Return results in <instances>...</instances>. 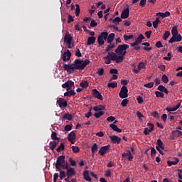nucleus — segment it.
I'll use <instances>...</instances> for the list:
<instances>
[{
  "mask_svg": "<svg viewBox=\"0 0 182 182\" xmlns=\"http://www.w3.org/2000/svg\"><path fill=\"white\" fill-rule=\"evenodd\" d=\"M90 63V60H82L80 59H76L73 64H64L63 68L64 70L68 72V73H73L75 70H83Z\"/></svg>",
  "mask_w": 182,
  "mask_h": 182,
  "instance_id": "1",
  "label": "nucleus"
},
{
  "mask_svg": "<svg viewBox=\"0 0 182 182\" xmlns=\"http://www.w3.org/2000/svg\"><path fill=\"white\" fill-rule=\"evenodd\" d=\"M114 36H116V35L114 33L109 34L105 31L102 32L97 38L99 46H103V45H105V41H107V43H110V45H112V43L114 40Z\"/></svg>",
  "mask_w": 182,
  "mask_h": 182,
  "instance_id": "2",
  "label": "nucleus"
},
{
  "mask_svg": "<svg viewBox=\"0 0 182 182\" xmlns=\"http://www.w3.org/2000/svg\"><path fill=\"white\" fill-rule=\"evenodd\" d=\"M104 59L105 60V65H110L112 60L116 62L117 63H122L124 59V57L122 55H117L114 52H109L108 55L104 57Z\"/></svg>",
  "mask_w": 182,
  "mask_h": 182,
  "instance_id": "3",
  "label": "nucleus"
},
{
  "mask_svg": "<svg viewBox=\"0 0 182 182\" xmlns=\"http://www.w3.org/2000/svg\"><path fill=\"white\" fill-rule=\"evenodd\" d=\"M172 37L168 41L169 43H174V42H181L182 37L181 34H178V30L177 26H173L171 30Z\"/></svg>",
  "mask_w": 182,
  "mask_h": 182,
  "instance_id": "4",
  "label": "nucleus"
},
{
  "mask_svg": "<svg viewBox=\"0 0 182 182\" xmlns=\"http://www.w3.org/2000/svg\"><path fill=\"white\" fill-rule=\"evenodd\" d=\"M63 164H65V156H59L57 158V161L55 163V169L58 170V171H60V167L61 166H63Z\"/></svg>",
  "mask_w": 182,
  "mask_h": 182,
  "instance_id": "5",
  "label": "nucleus"
},
{
  "mask_svg": "<svg viewBox=\"0 0 182 182\" xmlns=\"http://www.w3.org/2000/svg\"><path fill=\"white\" fill-rule=\"evenodd\" d=\"M129 46L127 44H121L119 46H118V47L116 48L115 50V53H117V55H122V53H123L124 50H127V49H129Z\"/></svg>",
  "mask_w": 182,
  "mask_h": 182,
  "instance_id": "6",
  "label": "nucleus"
},
{
  "mask_svg": "<svg viewBox=\"0 0 182 182\" xmlns=\"http://www.w3.org/2000/svg\"><path fill=\"white\" fill-rule=\"evenodd\" d=\"M128 93H129V90L127 89V87L122 86L119 93V96L120 99H126L127 97H129Z\"/></svg>",
  "mask_w": 182,
  "mask_h": 182,
  "instance_id": "7",
  "label": "nucleus"
},
{
  "mask_svg": "<svg viewBox=\"0 0 182 182\" xmlns=\"http://www.w3.org/2000/svg\"><path fill=\"white\" fill-rule=\"evenodd\" d=\"M63 89H66V90H72L73 87L75 89V82L72 80H68L66 82L62 85Z\"/></svg>",
  "mask_w": 182,
  "mask_h": 182,
  "instance_id": "8",
  "label": "nucleus"
},
{
  "mask_svg": "<svg viewBox=\"0 0 182 182\" xmlns=\"http://www.w3.org/2000/svg\"><path fill=\"white\" fill-rule=\"evenodd\" d=\"M157 146H156V150L161 154L164 155V152L162 150H164V145L161 139H159L156 141Z\"/></svg>",
  "mask_w": 182,
  "mask_h": 182,
  "instance_id": "9",
  "label": "nucleus"
},
{
  "mask_svg": "<svg viewBox=\"0 0 182 182\" xmlns=\"http://www.w3.org/2000/svg\"><path fill=\"white\" fill-rule=\"evenodd\" d=\"M56 103L57 105H58L60 109H63V107H68V101H66L63 98H61V97L58 98Z\"/></svg>",
  "mask_w": 182,
  "mask_h": 182,
  "instance_id": "10",
  "label": "nucleus"
},
{
  "mask_svg": "<svg viewBox=\"0 0 182 182\" xmlns=\"http://www.w3.org/2000/svg\"><path fill=\"white\" fill-rule=\"evenodd\" d=\"M71 57L72 53H70L69 50H66V51L62 55L61 59H63V62H68L70 60Z\"/></svg>",
  "mask_w": 182,
  "mask_h": 182,
  "instance_id": "11",
  "label": "nucleus"
},
{
  "mask_svg": "<svg viewBox=\"0 0 182 182\" xmlns=\"http://www.w3.org/2000/svg\"><path fill=\"white\" fill-rule=\"evenodd\" d=\"M143 39H144V36H143V34H140L138 38H136L135 41L131 43V46H137L139 43H141V42H143Z\"/></svg>",
  "mask_w": 182,
  "mask_h": 182,
  "instance_id": "12",
  "label": "nucleus"
},
{
  "mask_svg": "<svg viewBox=\"0 0 182 182\" xmlns=\"http://www.w3.org/2000/svg\"><path fill=\"white\" fill-rule=\"evenodd\" d=\"M109 149H110V145L102 146L99 150V154L101 156H105V154L109 151Z\"/></svg>",
  "mask_w": 182,
  "mask_h": 182,
  "instance_id": "13",
  "label": "nucleus"
},
{
  "mask_svg": "<svg viewBox=\"0 0 182 182\" xmlns=\"http://www.w3.org/2000/svg\"><path fill=\"white\" fill-rule=\"evenodd\" d=\"M141 69H146V65L143 62L139 63V64L138 65L137 69L134 68L132 71L134 72V73L137 74L139 73V72H140V70H141Z\"/></svg>",
  "mask_w": 182,
  "mask_h": 182,
  "instance_id": "14",
  "label": "nucleus"
},
{
  "mask_svg": "<svg viewBox=\"0 0 182 182\" xmlns=\"http://www.w3.org/2000/svg\"><path fill=\"white\" fill-rule=\"evenodd\" d=\"M92 95L99 100H103V96H102V94L96 89L92 90Z\"/></svg>",
  "mask_w": 182,
  "mask_h": 182,
  "instance_id": "15",
  "label": "nucleus"
},
{
  "mask_svg": "<svg viewBox=\"0 0 182 182\" xmlns=\"http://www.w3.org/2000/svg\"><path fill=\"white\" fill-rule=\"evenodd\" d=\"M109 139H111V141H112L114 144H120L122 141V139L118 136H110Z\"/></svg>",
  "mask_w": 182,
  "mask_h": 182,
  "instance_id": "16",
  "label": "nucleus"
},
{
  "mask_svg": "<svg viewBox=\"0 0 182 182\" xmlns=\"http://www.w3.org/2000/svg\"><path fill=\"white\" fill-rule=\"evenodd\" d=\"M147 126H150L151 129H149V128H145L144 129V134H145V136H147L148 134H150L152 130H154V124L149 122L147 124Z\"/></svg>",
  "mask_w": 182,
  "mask_h": 182,
  "instance_id": "17",
  "label": "nucleus"
},
{
  "mask_svg": "<svg viewBox=\"0 0 182 182\" xmlns=\"http://www.w3.org/2000/svg\"><path fill=\"white\" fill-rule=\"evenodd\" d=\"M130 14V11H129V8L125 9L122 11L121 14L122 19H127L129 18V15Z\"/></svg>",
  "mask_w": 182,
  "mask_h": 182,
  "instance_id": "18",
  "label": "nucleus"
},
{
  "mask_svg": "<svg viewBox=\"0 0 182 182\" xmlns=\"http://www.w3.org/2000/svg\"><path fill=\"white\" fill-rule=\"evenodd\" d=\"M66 174L68 176V178H70L72 176H75L76 174V171H75V168L70 167L68 168Z\"/></svg>",
  "mask_w": 182,
  "mask_h": 182,
  "instance_id": "19",
  "label": "nucleus"
},
{
  "mask_svg": "<svg viewBox=\"0 0 182 182\" xmlns=\"http://www.w3.org/2000/svg\"><path fill=\"white\" fill-rule=\"evenodd\" d=\"M180 106L181 104L178 103L177 105H176L175 107L170 108V107H166V110H167V112H168V113H170L171 114H174V113H173L172 112H176V110L180 109Z\"/></svg>",
  "mask_w": 182,
  "mask_h": 182,
  "instance_id": "20",
  "label": "nucleus"
},
{
  "mask_svg": "<svg viewBox=\"0 0 182 182\" xmlns=\"http://www.w3.org/2000/svg\"><path fill=\"white\" fill-rule=\"evenodd\" d=\"M58 144H59V141H50V144H49L50 150H53V151L55 150Z\"/></svg>",
  "mask_w": 182,
  "mask_h": 182,
  "instance_id": "21",
  "label": "nucleus"
},
{
  "mask_svg": "<svg viewBox=\"0 0 182 182\" xmlns=\"http://www.w3.org/2000/svg\"><path fill=\"white\" fill-rule=\"evenodd\" d=\"M75 95H76V92L73 89L68 90L64 93V96H67L68 97H71V96H75Z\"/></svg>",
  "mask_w": 182,
  "mask_h": 182,
  "instance_id": "22",
  "label": "nucleus"
},
{
  "mask_svg": "<svg viewBox=\"0 0 182 182\" xmlns=\"http://www.w3.org/2000/svg\"><path fill=\"white\" fill-rule=\"evenodd\" d=\"M73 41V38L70 34L65 35L64 37V42L65 43H70V42H72Z\"/></svg>",
  "mask_w": 182,
  "mask_h": 182,
  "instance_id": "23",
  "label": "nucleus"
},
{
  "mask_svg": "<svg viewBox=\"0 0 182 182\" xmlns=\"http://www.w3.org/2000/svg\"><path fill=\"white\" fill-rule=\"evenodd\" d=\"M96 42V37L91 36L87 38V45L90 46V45H93Z\"/></svg>",
  "mask_w": 182,
  "mask_h": 182,
  "instance_id": "24",
  "label": "nucleus"
},
{
  "mask_svg": "<svg viewBox=\"0 0 182 182\" xmlns=\"http://www.w3.org/2000/svg\"><path fill=\"white\" fill-rule=\"evenodd\" d=\"M83 176H84L85 180H86L87 181H92V178H90V176H89V171L87 170L84 171Z\"/></svg>",
  "mask_w": 182,
  "mask_h": 182,
  "instance_id": "25",
  "label": "nucleus"
},
{
  "mask_svg": "<svg viewBox=\"0 0 182 182\" xmlns=\"http://www.w3.org/2000/svg\"><path fill=\"white\" fill-rule=\"evenodd\" d=\"M109 127H111V129H112V130H114V132H117V133H122V129H119L117 125L114 124H109Z\"/></svg>",
  "mask_w": 182,
  "mask_h": 182,
  "instance_id": "26",
  "label": "nucleus"
},
{
  "mask_svg": "<svg viewBox=\"0 0 182 182\" xmlns=\"http://www.w3.org/2000/svg\"><path fill=\"white\" fill-rule=\"evenodd\" d=\"M171 14L169 11H166L165 13L159 12L156 14L157 16H161V18H167V16H170Z\"/></svg>",
  "mask_w": 182,
  "mask_h": 182,
  "instance_id": "27",
  "label": "nucleus"
},
{
  "mask_svg": "<svg viewBox=\"0 0 182 182\" xmlns=\"http://www.w3.org/2000/svg\"><path fill=\"white\" fill-rule=\"evenodd\" d=\"M178 161H180V159H176L175 161H168L167 164L169 167H171V166H176Z\"/></svg>",
  "mask_w": 182,
  "mask_h": 182,
  "instance_id": "28",
  "label": "nucleus"
},
{
  "mask_svg": "<svg viewBox=\"0 0 182 182\" xmlns=\"http://www.w3.org/2000/svg\"><path fill=\"white\" fill-rule=\"evenodd\" d=\"M113 48H116V44L111 43V44L109 43V45L107 46L105 52H110V50L113 49Z\"/></svg>",
  "mask_w": 182,
  "mask_h": 182,
  "instance_id": "29",
  "label": "nucleus"
},
{
  "mask_svg": "<svg viewBox=\"0 0 182 182\" xmlns=\"http://www.w3.org/2000/svg\"><path fill=\"white\" fill-rule=\"evenodd\" d=\"M171 134H173L177 139V137H181L182 132L178 130L172 131Z\"/></svg>",
  "mask_w": 182,
  "mask_h": 182,
  "instance_id": "30",
  "label": "nucleus"
},
{
  "mask_svg": "<svg viewBox=\"0 0 182 182\" xmlns=\"http://www.w3.org/2000/svg\"><path fill=\"white\" fill-rule=\"evenodd\" d=\"M68 141H72V140H75L76 139V134H75V132H71L69 134H68Z\"/></svg>",
  "mask_w": 182,
  "mask_h": 182,
  "instance_id": "31",
  "label": "nucleus"
},
{
  "mask_svg": "<svg viewBox=\"0 0 182 182\" xmlns=\"http://www.w3.org/2000/svg\"><path fill=\"white\" fill-rule=\"evenodd\" d=\"M97 150H98L97 144H96V143L93 144V145L91 148V151L92 153V156H95V154L97 151Z\"/></svg>",
  "mask_w": 182,
  "mask_h": 182,
  "instance_id": "32",
  "label": "nucleus"
},
{
  "mask_svg": "<svg viewBox=\"0 0 182 182\" xmlns=\"http://www.w3.org/2000/svg\"><path fill=\"white\" fill-rule=\"evenodd\" d=\"M51 139L52 140H54V141H59V138H58V133L53 132L51 134Z\"/></svg>",
  "mask_w": 182,
  "mask_h": 182,
  "instance_id": "33",
  "label": "nucleus"
},
{
  "mask_svg": "<svg viewBox=\"0 0 182 182\" xmlns=\"http://www.w3.org/2000/svg\"><path fill=\"white\" fill-rule=\"evenodd\" d=\"M93 110L95 112H102V110H105V107L102 105L95 106L93 107Z\"/></svg>",
  "mask_w": 182,
  "mask_h": 182,
  "instance_id": "34",
  "label": "nucleus"
},
{
  "mask_svg": "<svg viewBox=\"0 0 182 182\" xmlns=\"http://www.w3.org/2000/svg\"><path fill=\"white\" fill-rule=\"evenodd\" d=\"M159 23H160V19L159 17H156V21H153L152 25L154 28V29H157V27L159 26Z\"/></svg>",
  "mask_w": 182,
  "mask_h": 182,
  "instance_id": "35",
  "label": "nucleus"
},
{
  "mask_svg": "<svg viewBox=\"0 0 182 182\" xmlns=\"http://www.w3.org/2000/svg\"><path fill=\"white\" fill-rule=\"evenodd\" d=\"M96 74L98 75V76H103V75H105V69L100 68H97Z\"/></svg>",
  "mask_w": 182,
  "mask_h": 182,
  "instance_id": "36",
  "label": "nucleus"
},
{
  "mask_svg": "<svg viewBox=\"0 0 182 182\" xmlns=\"http://www.w3.org/2000/svg\"><path fill=\"white\" fill-rule=\"evenodd\" d=\"M108 87H112V89H114L115 87H117V82H109L107 84Z\"/></svg>",
  "mask_w": 182,
  "mask_h": 182,
  "instance_id": "37",
  "label": "nucleus"
},
{
  "mask_svg": "<svg viewBox=\"0 0 182 182\" xmlns=\"http://www.w3.org/2000/svg\"><path fill=\"white\" fill-rule=\"evenodd\" d=\"M63 119H65V120H73V117L72 116V114H65L63 116Z\"/></svg>",
  "mask_w": 182,
  "mask_h": 182,
  "instance_id": "38",
  "label": "nucleus"
},
{
  "mask_svg": "<svg viewBox=\"0 0 182 182\" xmlns=\"http://www.w3.org/2000/svg\"><path fill=\"white\" fill-rule=\"evenodd\" d=\"M75 16H79L80 14V6H79V4H75Z\"/></svg>",
  "mask_w": 182,
  "mask_h": 182,
  "instance_id": "39",
  "label": "nucleus"
},
{
  "mask_svg": "<svg viewBox=\"0 0 182 182\" xmlns=\"http://www.w3.org/2000/svg\"><path fill=\"white\" fill-rule=\"evenodd\" d=\"M154 86V82H148L144 85V87H146L147 89H151Z\"/></svg>",
  "mask_w": 182,
  "mask_h": 182,
  "instance_id": "40",
  "label": "nucleus"
},
{
  "mask_svg": "<svg viewBox=\"0 0 182 182\" xmlns=\"http://www.w3.org/2000/svg\"><path fill=\"white\" fill-rule=\"evenodd\" d=\"M63 150H65V144L61 143L59 147L57 148V151L58 153H60V151H63Z\"/></svg>",
  "mask_w": 182,
  "mask_h": 182,
  "instance_id": "41",
  "label": "nucleus"
},
{
  "mask_svg": "<svg viewBox=\"0 0 182 182\" xmlns=\"http://www.w3.org/2000/svg\"><path fill=\"white\" fill-rule=\"evenodd\" d=\"M104 114H105V112H103L102 111H100V112H96L95 114H94V116L97 119H99V117H100L101 116H103Z\"/></svg>",
  "mask_w": 182,
  "mask_h": 182,
  "instance_id": "42",
  "label": "nucleus"
},
{
  "mask_svg": "<svg viewBox=\"0 0 182 182\" xmlns=\"http://www.w3.org/2000/svg\"><path fill=\"white\" fill-rule=\"evenodd\" d=\"M80 86L83 88H86L89 86L87 81H84L80 83Z\"/></svg>",
  "mask_w": 182,
  "mask_h": 182,
  "instance_id": "43",
  "label": "nucleus"
},
{
  "mask_svg": "<svg viewBox=\"0 0 182 182\" xmlns=\"http://www.w3.org/2000/svg\"><path fill=\"white\" fill-rule=\"evenodd\" d=\"M161 80L164 82V83H168V77L166 74L162 75Z\"/></svg>",
  "mask_w": 182,
  "mask_h": 182,
  "instance_id": "44",
  "label": "nucleus"
},
{
  "mask_svg": "<svg viewBox=\"0 0 182 182\" xmlns=\"http://www.w3.org/2000/svg\"><path fill=\"white\" fill-rule=\"evenodd\" d=\"M59 171H60V180H63V178L66 177V173H65V171H62L61 169Z\"/></svg>",
  "mask_w": 182,
  "mask_h": 182,
  "instance_id": "45",
  "label": "nucleus"
},
{
  "mask_svg": "<svg viewBox=\"0 0 182 182\" xmlns=\"http://www.w3.org/2000/svg\"><path fill=\"white\" fill-rule=\"evenodd\" d=\"M121 105H122V106H123V107H126V106H127V105H129V100L124 99L122 101Z\"/></svg>",
  "mask_w": 182,
  "mask_h": 182,
  "instance_id": "46",
  "label": "nucleus"
},
{
  "mask_svg": "<svg viewBox=\"0 0 182 182\" xmlns=\"http://www.w3.org/2000/svg\"><path fill=\"white\" fill-rule=\"evenodd\" d=\"M155 95L156 97H161V98L164 97V93L159 91L155 92Z\"/></svg>",
  "mask_w": 182,
  "mask_h": 182,
  "instance_id": "47",
  "label": "nucleus"
},
{
  "mask_svg": "<svg viewBox=\"0 0 182 182\" xmlns=\"http://www.w3.org/2000/svg\"><path fill=\"white\" fill-rule=\"evenodd\" d=\"M168 36H170V31H166L163 36L164 41H167Z\"/></svg>",
  "mask_w": 182,
  "mask_h": 182,
  "instance_id": "48",
  "label": "nucleus"
},
{
  "mask_svg": "<svg viewBox=\"0 0 182 182\" xmlns=\"http://www.w3.org/2000/svg\"><path fill=\"white\" fill-rule=\"evenodd\" d=\"M73 153H79V151H80V149L78 148V146H73L71 147Z\"/></svg>",
  "mask_w": 182,
  "mask_h": 182,
  "instance_id": "49",
  "label": "nucleus"
},
{
  "mask_svg": "<svg viewBox=\"0 0 182 182\" xmlns=\"http://www.w3.org/2000/svg\"><path fill=\"white\" fill-rule=\"evenodd\" d=\"M156 153H157V151H156V149L154 147H151V157H154L156 156Z\"/></svg>",
  "mask_w": 182,
  "mask_h": 182,
  "instance_id": "50",
  "label": "nucleus"
},
{
  "mask_svg": "<svg viewBox=\"0 0 182 182\" xmlns=\"http://www.w3.org/2000/svg\"><path fill=\"white\" fill-rule=\"evenodd\" d=\"M146 2H147V0H141L139 3V6H141V8H144Z\"/></svg>",
  "mask_w": 182,
  "mask_h": 182,
  "instance_id": "51",
  "label": "nucleus"
},
{
  "mask_svg": "<svg viewBox=\"0 0 182 182\" xmlns=\"http://www.w3.org/2000/svg\"><path fill=\"white\" fill-rule=\"evenodd\" d=\"M109 73L111 75H117L119 73V71H117V69L112 68L109 70Z\"/></svg>",
  "mask_w": 182,
  "mask_h": 182,
  "instance_id": "52",
  "label": "nucleus"
},
{
  "mask_svg": "<svg viewBox=\"0 0 182 182\" xmlns=\"http://www.w3.org/2000/svg\"><path fill=\"white\" fill-rule=\"evenodd\" d=\"M64 130L65 132H70V130H72V125L70 124L65 125Z\"/></svg>",
  "mask_w": 182,
  "mask_h": 182,
  "instance_id": "53",
  "label": "nucleus"
},
{
  "mask_svg": "<svg viewBox=\"0 0 182 182\" xmlns=\"http://www.w3.org/2000/svg\"><path fill=\"white\" fill-rule=\"evenodd\" d=\"M167 56L168 57H164V60H171V53H168Z\"/></svg>",
  "mask_w": 182,
  "mask_h": 182,
  "instance_id": "54",
  "label": "nucleus"
},
{
  "mask_svg": "<svg viewBox=\"0 0 182 182\" xmlns=\"http://www.w3.org/2000/svg\"><path fill=\"white\" fill-rule=\"evenodd\" d=\"M75 56L77 58H82V53H80V50H79V48L76 49Z\"/></svg>",
  "mask_w": 182,
  "mask_h": 182,
  "instance_id": "55",
  "label": "nucleus"
},
{
  "mask_svg": "<svg viewBox=\"0 0 182 182\" xmlns=\"http://www.w3.org/2000/svg\"><path fill=\"white\" fill-rule=\"evenodd\" d=\"M124 41H129V39H133V35H129V36H127V35H124Z\"/></svg>",
  "mask_w": 182,
  "mask_h": 182,
  "instance_id": "56",
  "label": "nucleus"
},
{
  "mask_svg": "<svg viewBox=\"0 0 182 182\" xmlns=\"http://www.w3.org/2000/svg\"><path fill=\"white\" fill-rule=\"evenodd\" d=\"M90 26L91 28H96V26H97V23L95 22V20H92L90 23Z\"/></svg>",
  "mask_w": 182,
  "mask_h": 182,
  "instance_id": "57",
  "label": "nucleus"
},
{
  "mask_svg": "<svg viewBox=\"0 0 182 182\" xmlns=\"http://www.w3.org/2000/svg\"><path fill=\"white\" fill-rule=\"evenodd\" d=\"M69 162H70V166H76V161L75 160H73V159L70 158Z\"/></svg>",
  "mask_w": 182,
  "mask_h": 182,
  "instance_id": "58",
  "label": "nucleus"
},
{
  "mask_svg": "<svg viewBox=\"0 0 182 182\" xmlns=\"http://www.w3.org/2000/svg\"><path fill=\"white\" fill-rule=\"evenodd\" d=\"M114 23H119V22H122V18L120 17H116L114 20H112Z\"/></svg>",
  "mask_w": 182,
  "mask_h": 182,
  "instance_id": "59",
  "label": "nucleus"
},
{
  "mask_svg": "<svg viewBox=\"0 0 182 182\" xmlns=\"http://www.w3.org/2000/svg\"><path fill=\"white\" fill-rule=\"evenodd\" d=\"M75 19H73V16L72 15L69 14L68 15V23H71V22H73Z\"/></svg>",
  "mask_w": 182,
  "mask_h": 182,
  "instance_id": "60",
  "label": "nucleus"
},
{
  "mask_svg": "<svg viewBox=\"0 0 182 182\" xmlns=\"http://www.w3.org/2000/svg\"><path fill=\"white\" fill-rule=\"evenodd\" d=\"M136 100H137V102H138V103L139 104V105H141V103H143V97H141V96H138L137 97H136Z\"/></svg>",
  "mask_w": 182,
  "mask_h": 182,
  "instance_id": "61",
  "label": "nucleus"
},
{
  "mask_svg": "<svg viewBox=\"0 0 182 182\" xmlns=\"http://www.w3.org/2000/svg\"><path fill=\"white\" fill-rule=\"evenodd\" d=\"M165 89L166 87L163 85H160L158 87V90H159V92H164Z\"/></svg>",
  "mask_w": 182,
  "mask_h": 182,
  "instance_id": "62",
  "label": "nucleus"
},
{
  "mask_svg": "<svg viewBox=\"0 0 182 182\" xmlns=\"http://www.w3.org/2000/svg\"><path fill=\"white\" fill-rule=\"evenodd\" d=\"M145 36H146L147 39H150L151 36V31L145 32Z\"/></svg>",
  "mask_w": 182,
  "mask_h": 182,
  "instance_id": "63",
  "label": "nucleus"
},
{
  "mask_svg": "<svg viewBox=\"0 0 182 182\" xmlns=\"http://www.w3.org/2000/svg\"><path fill=\"white\" fill-rule=\"evenodd\" d=\"M161 119L166 123V122H167V115L166 114H162Z\"/></svg>",
  "mask_w": 182,
  "mask_h": 182,
  "instance_id": "64",
  "label": "nucleus"
}]
</instances>
